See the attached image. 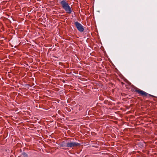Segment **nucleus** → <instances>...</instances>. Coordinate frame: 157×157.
Listing matches in <instances>:
<instances>
[{"instance_id": "obj_1", "label": "nucleus", "mask_w": 157, "mask_h": 157, "mask_svg": "<svg viewBox=\"0 0 157 157\" xmlns=\"http://www.w3.org/2000/svg\"><path fill=\"white\" fill-rule=\"evenodd\" d=\"M60 3L62 7L66 12L69 14H71L72 12V10L68 4L64 0L62 1Z\"/></svg>"}, {"instance_id": "obj_2", "label": "nucleus", "mask_w": 157, "mask_h": 157, "mask_svg": "<svg viewBox=\"0 0 157 157\" xmlns=\"http://www.w3.org/2000/svg\"><path fill=\"white\" fill-rule=\"evenodd\" d=\"M75 24L78 30L80 32H82L84 31V29L83 26L78 21L75 22Z\"/></svg>"}, {"instance_id": "obj_3", "label": "nucleus", "mask_w": 157, "mask_h": 157, "mask_svg": "<svg viewBox=\"0 0 157 157\" xmlns=\"http://www.w3.org/2000/svg\"><path fill=\"white\" fill-rule=\"evenodd\" d=\"M80 145L79 143L76 142H68L67 143L66 146L68 147H73L77 146Z\"/></svg>"}, {"instance_id": "obj_4", "label": "nucleus", "mask_w": 157, "mask_h": 157, "mask_svg": "<svg viewBox=\"0 0 157 157\" xmlns=\"http://www.w3.org/2000/svg\"><path fill=\"white\" fill-rule=\"evenodd\" d=\"M136 92H137L138 94L144 96L146 97L148 95H149V94L147 93L140 89L136 90Z\"/></svg>"}, {"instance_id": "obj_5", "label": "nucleus", "mask_w": 157, "mask_h": 157, "mask_svg": "<svg viewBox=\"0 0 157 157\" xmlns=\"http://www.w3.org/2000/svg\"><path fill=\"white\" fill-rule=\"evenodd\" d=\"M23 155L24 156H27V154H26V153H23Z\"/></svg>"}, {"instance_id": "obj_6", "label": "nucleus", "mask_w": 157, "mask_h": 157, "mask_svg": "<svg viewBox=\"0 0 157 157\" xmlns=\"http://www.w3.org/2000/svg\"><path fill=\"white\" fill-rule=\"evenodd\" d=\"M80 107V109H79V110H81L82 109V106H81L80 105H79Z\"/></svg>"}]
</instances>
